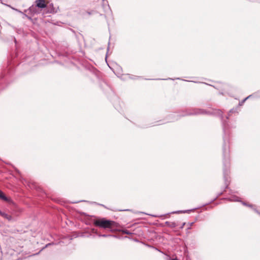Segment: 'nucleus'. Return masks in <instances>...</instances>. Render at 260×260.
<instances>
[{
	"label": "nucleus",
	"instance_id": "obj_1",
	"mask_svg": "<svg viewBox=\"0 0 260 260\" xmlns=\"http://www.w3.org/2000/svg\"><path fill=\"white\" fill-rule=\"evenodd\" d=\"M94 226L104 229H109L111 231L117 230L119 224L116 222L106 219L99 218L93 220Z\"/></svg>",
	"mask_w": 260,
	"mask_h": 260
},
{
	"label": "nucleus",
	"instance_id": "obj_2",
	"mask_svg": "<svg viewBox=\"0 0 260 260\" xmlns=\"http://www.w3.org/2000/svg\"><path fill=\"white\" fill-rule=\"evenodd\" d=\"M36 6L40 8H45L46 4L45 0H36Z\"/></svg>",
	"mask_w": 260,
	"mask_h": 260
},
{
	"label": "nucleus",
	"instance_id": "obj_3",
	"mask_svg": "<svg viewBox=\"0 0 260 260\" xmlns=\"http://www.w3.org/2000/svg\"><path fill=\"white\" fill-rule=\"evenodd\" d=\"M0 199L8 203L11 202V199L6 197L4 192L1 190H0Z\"/></svg>",
	"mask_w": 260,
	"mask_h": 260
},
{
	"label": "nucleus",
	"instance_id": "obj_4",
	"mask_svg": "<svg viewBox=\"0 0 260 260\" xmlns=\"http://www.w3.org/2000/svg\"><path fill=\"white\" fill-rule=\"evenodd\" d=\"M206 113L205 111L201 109H198L194 110L193 112H191L189 114V115H192V114H205Z\"/></svg>",
	"mask_w": 260,
	"mask_h": 260
},
{
	"label": "nucleus",
	"instance_id": "obj_5",
	"mask_svg": "<svg viewBox=\"0 0 260 260\" xmlns=\"http://www.w3.org/2000/svg\"><path fill=\"white\" fill-rule=\"evenodd\" d=\"M0 215L6 218H7V219H9L10 217V216L8 214L2 212L1 210H0Z\"/></svg>",
	"mask_w": 260,
	"mask_h": 260
},
{
	"label": "nucleus",
	"instance_id": "obj_6",
	"mask_svg": "<svg viewBox=\"0 0 260 260\" xmlns=\"http://www.w3.org/2000/svg\"><path fill=\"white\" fill-rule=\"evenodd\" d=\"M122 233H124L125 234H127V235H129V234H131V232L127 230H123L122 231Z\"/></svg>",
	"mask_w": 260,
	"mask_h": 260
},
{
	"label": "nucleus",
	"instance_id": "obj_7",
	"mask_svg": "<svg viewBox=\"0 0 260 260\" xmlns=\"http://www.w3.org/2000/svg\"><path fill=\"white\" fill-rule=\"evenodd\" d=\"M101 236H102V237H106L107 236L106 235H101Z\"/></svg>",
	"mask_w": 260,
	"mask_h": 260
},
{
	"label": "nucleus",
	"instance_id": "obj_8",
	"mask_svg": "<svg viewBox=\"0 0 260 260\" xmlns=\"http://www.w3.org/2000/svg\"><path fill=\"white\" fill-rule=\"evenodd\" d=\"M172 260H178L177 258H173Z\"/></svg>",
	"mask_w": 260,
	"mask_h": 260
}]
</instances>
